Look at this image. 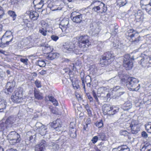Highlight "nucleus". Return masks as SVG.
<instances>
[{
	"label": "nucleus",
	"mask_w": 151,
	"mask_h": 151,
	"mask_svg": "<svg viewBox=\"0 0 151 151\" xmlns=\"http://www.w3.org/2000/svg\"><path fill=\"white\" fill-rule=\"evenodd\" d=\"M95 125L98 127L99 128L102 127L103 126V121L101 120H100L99 122H97L95 124Z\"/></svg>",
	"instance_id": "c03bdc74"
},
{
	"label": "nucleus",
	"mask_w": 151,
	"mask_h": 151,
	"mask_svg": "<svg viewBox=\"0 0 151 151\" xmlns=\"http://www.w3.org/2000/svg\"><path fill=\"white\" fill-rule=\"evenodd\" d=\"M69 20L68 18H65L62 20L59 24V28L62 32H68L67 28L68 27Z\"/></svg>",
	"instance_id": "9d476101"
},
{
	"label": "nucleus",
	"mask_w": 151,
	"mask_h": 151,
	"mask_svg": "<svg viewBox=\"0 0 151 151\" xmlns=\"http://www.w3.org/2000/svg\"><path fill=\"white\" fill-rule=\"evenodd\" d=\"M51 38L54 41H56L59 39V37L56 35H52L51 36Z\"/></svg>",
	"instance_id": "5fc2aeb1"
},
{
	"label": "nucleus",
	"mask_w": 151,
	"mask_h": 151,
	"mask_svg": "<svg viewBox=\"0 0 151 151\" xmlns=\"http://www.w3.org/2000/svg\"><path fill=\"white\" fill-rule=\"evenodd\" d=\"M126 83V86L130 91H137L139 89L140 84L138 83L139 80L134 78H128Z\"/></svg>",
	"instance_id": "f257e3e1"
},
{
	"label": "nucleus",
	"mask_w": 151,
	"mask_h": 151,
	"mask_svg": "<svg viewBox=\"0 0 151 151\" xmlns=\"http://www.w3.org/2000/svg\"><path fill=\"white\" fill-rule=\"evenodd\" d=\"M35 126L38 129H40L44 126L41 123L37 122L35 124Z\"/></svg>",
	"instance_id": "49530a36"
},
{
	"label": "nucleus",
	"mask_w": 151,
	"mask_h": 151,
	"mask_svg": "<svg viewBox=\"0 0 151 151\" xmlns=\"http://www.w3.org/2000/svg\"><path fill=\"white\" fill-rule=\"evenodd\" d=\"M59 56V54L56 52L50 53L48 55V58L50 60H53L58 58Z\"/></svg>",
	"instance_id": "bb28decb"
},
{
	"label": "nucleus",
	"mask_w": 151,
	"mask_h": 151,
	"mask_svg": "<svg viewBox=\"0 0 151 151\" xmlns=\"http://www.w3.org/2000/svg\"><path fill=\"white\" fill-rule=\"evenodd\" d=\"M104 57L111 62L114 59V56L110 52H108L104 54Z\"/></svg>",
	"instance_id": "a878e982"
},
{
	"label": "nucleus",
	"mask_w": 151,
	"mask_h": 151,
	"mask_svg": "<svg viewBox=\"0 0 151 151\" xmlns=\"http://www.w3.org/2000/svg\"><path fill=\"white\" fill-rule=\"evenodd\" d=\"M82 74V77H81V79L82 82V85L83 87H85V84L84 83V73H81V75Z\"/></svg>",
	"instance_id": "6e6d98bb"
},
{
	"label": "nucleus",
	"mask_w": 151,
	"mask_h": 151,
	"mask_svg": "<svg viewBox=\"0 0 151 151\" xmlns=\"http://www.w3.org/2000/svg\"><path fill=\"white\" fill-rule=\"evenodd\" d=\"M64 49V51L66 52L70 53L73 50V46H71L69 45H67L66 44L63 45Z\"/></svg>",
	"instance_id": "393cba45"
},
{
	"label": "nucleus",
	"mask_w": 151,
	"mask_h": 151,
	"mask_svg": "<svg viewBox=\"0 0 151 151\" xmlns=\"http://www.w3.org/2000/svg\"><path fill=\"white\" fill-rule=\"evenodd\" d=\"M110 63H111V62L109 60H108V59L104 56L102 57L100 59V63L102 65V67L105 65L106 66Z\"/></svg>",
	"instance_id": "6ab92c4d"
},
{
	"label": "nucleus",
	"mask_w": 151,
	"mask_h": 151,
	"mask_svg": "<svg viewBox=\"0 0 151 151\" xmlns=\"http://www.w3.org/2000/svg\"><path fill=\"white\" fill-rule=\"evenodd\" d=\"M125 92L124 89L122 87H120L119 90L117 91V93H118V96H120L121 95L123 94Z\"/></svg>",
	"instance_id": "37998d69"
},
{
	"label": "nucleus",
	"mask_w": 151,
	"mask_h": 151,
	"mask_svg": "<svg viewBox=\"0 0 151 151\" xmlns=\"http://www.w3.org/2000/svg\"><path fill=\"white\" fill-rule=\"evenodd\" d=\"M104 90V89L103 87H101L99 88L98 89V92H99V93H102L103 92Z\"/></svg>",
	"instance_id": "69168bd1"
},
{
	"label": "nucleus",
	"mask_w": 151,
	"mask_h": 151,
	"mask_svg": "<svg viewBox=\"0 0 151 151\" xmlns=\"http://www.w3.org/2000/svg\"><path fill=\"white\" fill-rule=\"evenodd\" d=\"M99 24L96 22H93L90 24V30L91 31H94V29L97 27H99Z\"/></svg>",
	"instance_id": "2f4dec72"
},
{
	"label": "nucleus",
	"mask_w": 151,
	"mask_h": 151,
	"mask_svg": "<svg viewBox=\"0 0 151 151\" xmlns=\"http://www.w3.org/2000/svg\"><path fill=\"white\" fill-rule=\"evenodd\" d=\"M15 82L13 80L11 82H8L7 83L6 88V91H5V93L7 94H9L11 93L14 88L15 86Z\"/></svg>",
	"instance_id": "ddd939ff"
},
{
	"label": "nucleus",
	"mask_w": 151,
	"mask_h": 151,
	"mask_svg": "<svg viewBox=\"0 0 151 151\" xmlns=\"http://www.w3.org/2000/svg\"><path fill=\"white\" fill-rule=\"evenodd\" d=\"M140 150L141 151H144L145 150H147L146 151H151V146L146 144L143 146Z\"/></svg>",
	"instance_id": "473e14b6"
},
{
	"label": "nucleus",
	"mask_w": 151,
	"mask_h": 151,
	"mask_svg": "<svg viewBox=\"0 0 151 151\" xmlns=\"http://www.w3.org/2000/svg\"><path fill=\"white\" fill-rule=\"evenodd\" d=\"M122 107L124 110H128L132 108V104L129 102H127L124 104Z\"/></svg>",
	"instance_id": "cd10ccee"
},
{
	"label": "nucleus",
	"mask_w": 151,
	"mask_h": 151,
	"mask_svg": "<svg viewBox=\"0 0 151 151\" xmlns=\"http://www.w3.org/2000/svg\"><path fill=\"white\" fill-rule=\"evenodd\" d=\"M100 27L94 29V31H91L92 35L94 36H97L100 31Z\"/></svg>",
	"instance_id": "58836bf2"
},
{
	"label": "nucleus",
	"mask_w": 151,
	"mask_h": 151,
	"mask_svg": "<svg viewBox=\"0 0 151 151\" xmlns=\"http://www.w3.org/2000/svg\"><path fill=\"white\" fill-rule=\"evenodd\" d=\"M34 94L35 98L38 100L42 99L43 98L42 93L36 88L35 89L34 91Z\"/></svg>",
	"instance_id": "412c9836"
},
{
	"label": "nucleus",
	"mask_w": 151,
	"mask_h": 151,
	"mask_svg": "<svg viewBox=\"0 0 151 151\" xmlns=\"http://www.w3.org/2000/svg\"><path fill=\"white\" fill-rule=\"evenodd\" d=\"M113 150L116 151H130L129 149L126 145H122L119 146L117 148H114Z\"/></svg>",
	"instance_id": "a211bd4d"
},
{
	"label": "nucleus",
	"mask_w": 151,
	"mask_h": 151,
	"mask_svg": "<svg viewBox=\"0 0 151 151\" xmlns=\"http://www.w3.org/2000/svg\"><path fill=\"white\" fill-rule=\"evenodd\" d=\"M98 139V136H95L93 137L91 139L92 143L93 144H95L97 141Z\"/></svg>",
	"instance_id": "8fccbe9b"
},
{
	"label": "nucleus",
	"mask_w": 151,
	"mask_h": 151,
	"mask_svg": "<svg viewBox=\"0 0 151 151\" xmlns=\"http://www.w3.org/2000/svg\"><path fill=\"white\" fill-rule=\"evenodd\" d=\"M99 5L100 6H102L103 8V12L105 13L107 11V8L106 6L102 2H101L100 1H99Z\"/></svg>",
	"instance_id": "79ce46f5"
},
{
	"label": "nucleus",
	"mask_w": 151,
	"mask_h": 151,
	"mask_svg": "<svg viewBox=\"0 0 151 151\" xmlns=\"http://www.w3.org/2000/svg\"><path fill=\"white\" fill-rule=\"evenodd\" d=\"M7 138L12 145H15L19 142L21 139L20 135L15 131L11 132L7 135Z\"/></svg>",
	"instance_id": "f03ea898"
},
{
	"label": "nucleus",
	"mask_w": 151,
	"mask_h": 151,
	"mask_svg": "<svg viewBox=\"0 0 151 151\" xmlns=\"http://www.w3.org/2000/svg\"><path fill=\"white\" fill-rule=\"evenodd\" d=\"M139 58L140 59L139 63L144 68H148L151 66L150 59V58H142L139 56Z\"/></svg>",
	"instance_id": "6e6552de"
},
{
	"label": "nucleus",
	"mask_w": 151,
	"mask_h": 151,
	"mask_svg": "<svg viewBox=\"0 0 151 151\" xmlns=\"http://www.w3.org/2000/svg\"><path fill=\"white\" fill-rule=\"evenodd\" d=\"M99 1H100L95 0L93 1L91 3V5L92 6L93 5H94V7L92 9V11L98 12V11L100 9V6L99 4Z\"/></svg>",
	"instance_id": "dca6fc26"
},
{
	"label": "nucleus",
	"mask_w": 151,
	"mask_h": 151,
	"mask_svg": "<svg viewBox=\"0 0 151 151\" xmlns=\"http://www.w3.org/2000/svg\"><path fill=\"white\" fill-rule=\"evenodd\" d=\"M47 128L46 127H43L42 128L40 129V133L42 135H45L47 132L46 130Z\"/></svg>",
	"instance_id": "4c0bfd02"
},
{
	"label": "nucleus",
	"mask_w": 151,
	"mask_h": 151,
	"mask_svg": "<svg viewBox=\"0 0 151 151\" xmlns=\"http://www.w3.org/2000/svg\"><path fill=\"white\" fill-rule=\"evenodd\" d=\"M113 46L115 47V49H120V47H119V45H116V43H114V42H113Z\"/></svg>",
	"instance_id": "e2e57ef3"
},
{
	"label": "nucleus",
	"mask_w": 151,
	"mask_h": 151,
	"mask_svg": "<svg viewBox=\"0 0 151 151\" xmlns=\"http://www.w3.org/2000/svg\"><path fill=\"white\" fill-rule=\"evenodd\" d=\"M62 124L61 120L60 119H57L52 123L51 125L57 131H60L62 130Z\"/></svg>",
	"instance_id": "9b49d317"
},
{
	"label": "nucleus",
	"mask_w": 151,
	"mask_h": 151,
	"mask_svg": "<svg viewBox=\"0 0 151 151\" xmlns=\"http://www.w3.org/2000/svg\"><path fill=\"white\" fill-rule=\"evenodd\" d=\"M72 85L74 89H77L79 87V85L78 84H76L75 82L73 83Z\"/></svg>",
	"instance_id": "4d7b16f0"
},
{
	"label": "nucleus",
	"mask_w": 151,
	"mask_h": 151,
	"mask_svg": "<svg viewBox=\"0 0 151 151\" xmlns=\"http://www.w3.org/2000/svg\"><path fill=\"white\" fill-rule=\"evenodd\" d=\"M36 64L40 67H44L45 66L46 64L44 60H40L37 61Z\"/></svg>",
	"instance_id": "f704fd0d"
},
{
	"label": "nucleus",
	"mask_w": 151,
	"mask_h": 151,
	"mask_svg": "<svg viewBox=\"0 0 151 151\" xmlns=\"http://www.w3.org/2000/svg\"><path fill=\"white\" fill-rule=\"evenodd\" d=\"M145 10L149 14L151 15V3L150 5L147 6Z\"/></svg>",
	"instance_id": "a18cd8bd"
},
{
	"label": "nucleus",
	"mask_w": 151,
	"mask_h": 151,
	"mask_svg": "<svg viewBox=\"0 0 151 151\" xmlns=\"http://www.w3.org/2000/svg\"><path fill=\"white\" fill-rule=\"evenodd\" d=\"M8 14L12 18L13 20H15L16 19L17 15L15 12L13 11L9 10L8 12Z\"/></svg>",
	"instance_id": "c9c22d12"
},
{
	"label": "nucleus",
	"mask_w": 151,
	"mask_h": 151,
	"mask_svg": "<svg viewBox=\"0 0 151 151\" xmlns=\"http://www.w3.org/2000/svg\"><path fill=\"white\" fill-rule=\"evenodd\" d=\"M39 32L44 36H45L46 35L47 31L43 28L40 29Z\"/></svg>",
	"instance_id": "3c124183"
},
{
	"label": "nucleus",
	"mask_w": 151,
	"mask_h": 151,
	"mask_svg": "<svg viewBox=\"0 0 151 151\" xmlns=\"http://www.w3.org/2000/svg\"><path fill=\"white\" fill-rule=\"evenodd\" d=\"M5 73L2 72V73H0V80L2 81L3 80L4 76H5Z\"/></svg>",
	"instance_id": "338daca9"
},
{
	"label": "nucleus",
	"mask_w": 151,
	"mask_h": 151,
	"mask_svg": "<svg viewBox=\"0 0 151 151\" xmlns=\"http://www.w3.org/2000/svg\"><path fill=\"white\" fill-rule=\"evenodd\" d=\"M7 104V102L6 100L3 99L2 98H0V107L2 109H5Z\"/></svg>",
	"instance_id": "c85d7f7f"
},
{
	"label": "nucleus",
	"mask_w": 151,
	"mask_h": 151,
	"mask_svg": "<svg viewBox=\"0 0 151 151\" xmlns=\"http://www.w3.org/2000/svg\"><path fill=\"white\" fill-rule=\"evenodd\" d=\"M36 137V136L35 135H34L33 136H30L29 138V141L31 142L35 140Z\"/></svg>",
	"instance_id": "bf43d9fd"
},
{
	"label": "nucleus",
	"mask_w": 151,
	"mask_h": 151,
	"mask_svg": "<svg viewBox=\"0 0 151 151\" xmlns=\"http://www.w3.org/2000/svg\"><path fill=\"white\" fill-rule=\"evenodd\" d=\"M23 115L22 111H19V113L18 114V117H21L23 116Z\"/></svg>",
	"instance_id": "774afa93"
},
{
	"label": "nucleus",
	"mask_w": 151,
	"mask_h": 151,
	"mask_svg": "<svg viewBox=\"0 0 151 151\" xmlns=\"http://www.w3.org/2000/svg\"><path fill=\"white\" fill-rule=\"evenodd\" d=\"M78 46L80 48H87L89 46V40L88 36H81L78 39Z\"/></svg>",
	"instance_id": "39448f33"
},
{
	"label": "nucleus",
	"mask_w": 151,
	"mask_h": 151,
	"mask_svg": "<svg viewBox=\"0 0 151 151\" xmlns=\"http://www.w3.org/2000/svg\"><path fill=\"white\" fill-rule=\"evenodd\" d=\"M103 110L104 112L105 113H106V114H110L111 113V110L112 109V107L109 104H106L103 106Z\"/></svg>",
	"instance_id": "4be33fe9"
},
{
	"label": "nucleus",
	"mask_w": 151,
	"mask_h": 151,
	"mask_svg": "<svg viewBox=\"0 0 151 151\" xmlns=\"http://www.w3.org/2000/svg\"><path fill=\"white\" fill-rule=\"evenodd\" d=\"M39 17V14L37 12L35 11L31 12L30 13L29 17L33 20L37 19Z\"/></svg>",
	"instance_id": "5701e85b"
},
{
	"label": "nucleus",
	"mask_w": 151,
	"mask_h": 151,
	"mask_svg": "<svg viewBox=\"0 0 151 151\" xmlns=\"http://www.w3.org/2000/svg\"><path fill=\"white\" fill-rule=\"evenodd\" d=\"M76 131V129H69V133L70 137L73 138H76L77 136Z\"/></svg>",
	"instance_id": "72a5a7b5"
},
{
	"label": "nucleus",
	"mask_w": 151,
	"mask_h": 151,
	"mask_svg": "<svg viewBox=\"0 0 151 151\" xmlns=\"http://www.w3.org/2000/svg\"><path fill=\"white\" fill-rule=\"evenodd\" d=\"M1 7L0 6V18H1L2 16L4 14V11L1 9Z\"/></svg>",
	"instance_id": "680f3d73"
},
{
	"label": "nucleus",
	"mask_w": 151,
	"mask_h": 151,
	"mask_svg": "<svg viewBox=\"0 0 151 151\" xmlns=\"http://www.w3.org/2000/svg\"><path fill=\"white\" fill-rule=\"evenodd\" d=\"M85 82L86 83L91 82V78L90 76H87L85 77Z\"/></svg>",
	"instance_id": "09e8293b"
},
{
	"label": "nucleus",
	"mask_w": 151,
	"mask_h": 151,
	"mask_svg": "<svg viewBox=\"0 0 151 151\" xmlns=\"http://www.w3.org/2000/svg\"><path fill=\"white\" fill-rule=\"evenodd\" d=\"M58 3V2L57 1L50 3L48 5V7L52 11L60 10L62 9V8L57 5Z\"/></svg>",
	"instance_id": "4468645a"
},
{
	"label": "nucleus",
	"mask_w": 151,
	"mask_h": 151,
	"mask_svg": "<svg viewBox=\"0 0 151 151\" xmlns=\"http://www.w3.org/2000/svg\"><path fill=\"white\" fill-rule=\"evenodd\" d=\"M82 14H80L74 16H71L70 18L73 22L76 23H81L82 20Z\"/></svg>",
	"instance_id": "2eb2a0df"
},
{
	"label": "nucleus",
	"mask_w": 151,
	"mask_h": 151,
	"mask_svg": "<svg viewBox=\"0 0 151 151\" xmlns=\"http://www.w3.org/2000/svg\"><path fill=\"white\" fill-rule=\"evenodd\" d=\"M43 0H34L33 2L36 8L38 9H41L44 5Z\"/></svg>",
	"instance_id": "f3484780"
},
{
	"label": "nucleus",
	"mask_w": 151,
	"mask_h": 151,
	"mask_svg": "<svg viewBox=\"0 0 151 151\" xmlns=\"http://www.w3.org/2000/svg\"><path fill=\"white\" fill-rule=\"evenodd\" d=\"M85 107L86 109V110L88 112V115L89 116H93V114L92 113L91 110L90 109L88 105L87 104L85 106Z\"/></svg>",
	"instance_id": "e433bc0d"
},
{
	"label": "nucleus",
	"mask_w": 151,
	"mask_h": 151,
	"mask_svg": "<svg viewBox=\"0 0 151 151\" xmlns=\"http://www.w3.org/2000/svg\"><path fill=\"white\" fill-rule=\"evenodd\" d=\"M98 137L99 140L102 141H106L107 140V138L105 134L103 133H101L98 135Z\"/></svg>",
	"instance_id": "7c9ffc66"
},
{
	"label": "nucleus",
	"mask_w": 151,
	"mask_h": 151,
	"mask_svg": "<svg viewBox=\"0 0 151 151\" xmlns=\"http://www.w3.org/2000/svg\"><path fill=\"white\" fill-rule=\"evenodd\" d=\"M134 60L133 56L132 58H130L129 54L124 55L123 65L127 70H129L132 69L133 66L132 60Z\"/></svg>",
	"instance_id": "20e7f679"
},
{
	"label": "nucleus",
	"mask_w": 151,
	"mask_h": 151,
	"mask_svg": "<svg viewBox=\"0 0 151 151\" xmlns=\"http://www.w3.org/2000/svg\"><path fill=\"white\" fill-rule=\"evenodd\" d=\"M14 95L11 96V99L13 101L16 103H19L20 100L22 99V92L21 91H15Z\"/></svg>",
	"instance_id": "1a4fd4ad"
},
{
	"label": "nucleus",
	"mask_w": 151,
	"mask_h": 151,
	"mask_svg": "<svg viewBox=\"0 0 151 151\" xmlns=\"http://www.w3.org/2000/svg\"><path fill=\"white\" fill-rule=\"evenodd\" d=\"M35 84L36 85V86L37 88H40L41 87L40 82L38 80H37L35 81Z\"/></svg>",
	"instance_id": "864d4df0"
},
{
	"label": "nucleus",
	"mask_w": 151,
	"mask_h": 151,
	"mask_svg": "<svg viewBox=\"0 0 151 151\" xmlns=\"http://www.w3.org/2000/svg\"><path fill=\"white\" fill-rule=\"evenodd\" d=\"M142 136L144 138H147L148 137V134L145 131H143L142 132Z\"/></svg>",
	"instance_id": "13d9d810"
},
{
	"label": "nucleus",
	"mask_w": 151,
	"mask_h": 151,
	"mask_svg": "<svg viewBox=\"0 0 151 151\" xmlns=\"http://www.w3.org/2000/svg\"><path fill=\"white\" fill-rule=\"evenodd\" d=\"M16 120V118L13 116H10L8 117L5 121V123L9 125L14 123Z\"/></svg>",
	"instance_id": "b1692460"
},
{
	"label": "nucleus",
	"mask_w": 151,
	"mask_h": 151,
	"mask_svg": "<svg viewBox=\"0 0 151 151\" xmlns=\"http://www.w3.org/2000/svg\"><path fill=\"white\" fill-rule=\"evenodd\" d=\"M120 87L119 86H117L114 87L113 88V91H118L119 89L120 88Z\"/></svg>",
	"instance_id": "0e129e2a"
},
{
	"label": "nucleus",
	"mask_w": 151,
	"mask_h": 151,
	"mask_svg": "<svg viewBox=\"0 0 151 151\" xmlns=\"http://www.w3.org/2000/svg\"><path fill=\"white\" fill-rule=\"evenodd\" d=\"M119 134L120 135H123L125 137L128 136L129 134H130V133L128 132L126 130H121L120 131Z\"/></svg>",
	"instance_id": "ea45409f"
},
{
	"label": "nucleus",
	"mask_w": 151,
	"mask_h": 151,
	"mask_svg": "<svg viewBox=\"0 0 151 151\" xmlns=\"http://www.w3.org/2000/svg\"><path fill=\"white\" fill-rule=\"evenodd\" d=\"M76 126L75 124L73 122H71L70 123V129H76V128H75Z\"/></svg>",
	"instance_id": "603ef678"
},
{
	"label": "nucleus",
	"mask_w": 151,
	"mask_h": 151,
	"mask_svg": "<svg viewBox=\"0 0 151 151\" xmlns=\"http://www.w3.org/2000/svg\"><path fill=\"white\" fill-rule=\"evenodd\" d=\"M47 145V143L45 140H42L38 145L36 146L35 151H44Z\"/></svg>",
	"instance_id": "f8f14e48"
},
{
	"label": "nucleus",
	"mask_w": 151,
	"mask_h": 151,
	"mask_svg": "<svg viewBox=\"0 0 151 151\" xmlns=\"http://www.w3.org/2000/svg\"><path fill=\"white\" fill-rule=\"evenodd\" d=\"M112 109L111 110V113L110 115H114L119 111V108L117 107H112Z\"/></svg>",
	"instance_id": "a19ab883"
},
{
	"label": "nucleus",
	"mask_w": 151,
	"mask_h": 151,
	"mask_svg": "<svg viewBox=\"0 0 151 151\" xmlns=\"http://www.w3.org/2000/svg\"><path fill=\"white\" fill-rule=\"evenodd\" d=\"M52 146H53V149L55 150H58L59 148V146L57 144H55L54 143H51Z\"/></svg>",
	"instance_id": "de8ad7c7"
},
{
	"label": "nucleus",
	"mask_w": 151,
	"mask_h": 151,
	"mask_svg": "<svg viewBox=\"0 0 151 151\" xmlns=\"http://www.w3.org/2000/svg\"><path fill=\"white\" fill-rule=\"evenodd\" d=\"M127 124L129 125L131 132L132 134H136L140 130V128L138 124V122L136 121H133L131 123Z\"/></svg>",
	"instance_id": "0eeeda50"
},
{
	"label": "nucleus",
	"mask_w": 151,
	"mask_h": 151,
	"mask_svg": "<svg viewBox=\"0 0 151 151\" xmlns=\"http://www.w3.org/2000/svg\"><path fill=\"white\" fill-rule=\"evenodd\" d=\"M151 3L150 0H142L140 1V4L142 7L143 9H146L147 5H150Z\"/></svg>",
	"instance_id": "aec40b11"
},
{
	"label": "nucleus",
	"mask_w": 151,
	"mask_h": 151,
	"mask_svg": "<svg viewBox=\"0 0 151 151\" xmlns=\"http://www.w3.org/2000/svg\"><path fill=\"white\" fill-rule=\"evenodd\" d=\"M127 35L131 38L130 41L134 44H137L140 40L141 37L138 33L134 29H129L127 33Z\"/></svg>",
	"instance_id": "7ed1b4c3"
},
{
	"label": "nucleus",
	"mask_w": 151,
	"mask_h": 151,
	"mask_svg": "<svg viewBox=\"0 0 151 151\" xmlns=\"http://www.w3.org/2000/svg\"><path fill=\"white\" fill-rule=\"evenodd\" d=\"M13 39L12 35L6 36L3 35L0 40V47L4 48L7 46L9 44V42H12Z\"/></svg>",
	"instance_id": "423d86ee"
},
{
	"label": "nucleus",
	"mask_w": 151,
	"mask_h": 151,
	"mask_svg": "<svg viewBox=\"0 0 151 151\" xmlns=\"http://www.w3.org/2000/svg\"><path fill=\"white\" fill-rule=\"evenodd\" d=\"M42 46L44 47V50H45V52L47 53H50L51 52L52 50L53 49L52 48L51 49L50 45H47L45 44L41 45Z\"/></svg>",
	"instance_id": "c756f323"
},
{
	"label": "nucleus",
	"mask_w": 151,
	"mask_h": 151,
	"mask_svg": "<svg viewBox=\"0 0 151 151\" xmlns=\"http://www.w3.org/2000/svg\"><path fill=\"white\" fill-rule=\"evenodd\" d=\"M28 60L27 59L21 58L20 59V61L26 64H27Z\"/></svg>",
	"instance_id": "052dcab7"
}]
</instances>
